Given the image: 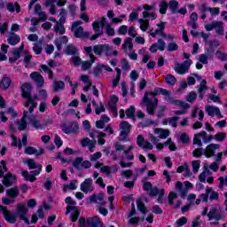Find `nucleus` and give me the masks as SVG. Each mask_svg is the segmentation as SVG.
<instances>
[{"mask_svg":"<svg viewBox=\"0 0 227 227\" xmlns=\"http://www.w3.org/2000/svg\"><path fill=\"white\" fill-rule=\"evenodd\" d=\"M160 193V190H159V187L154 186L149 191V196L150 198H155V196H158Z\"/></svg>","mask_w":227,"mask_h":227,"instance_id":"bf43d9fd","label":"nucleus"},{"mask_svg":"<svg viewBox=\"0 0 227 227\" xmlns=\"http://www.w3.org/2000/svg\"><path fill=\"white\" fill-rule=\"evenodd\" d=\"M0 210L6 223H9L10 224H15V223H17V215L12 214V211H8V207L6 206L0 204Z\"/></svg>","mask_w":227,"mask_h":227,"instance_id":"0eeeda50","label":"nucleus"},{"mask_svg":"<svg viewBox=\"0 0 227 227\" xmlns=\"http://www.w3.org/2000/svg\"><path fill=\"white\" fill-rule=\"evenodd\" d=\"M127 45L129 51H132V49H134V44L132 43V38L128 37L124 40V43L122 44V49H127Z\"/></svg>","mask_w":227,"mask_h":227,"instance_id":"79ce46f5","label":"nucleus"},{"mask_svg":"<svg viewBox=\"0 0 227 227\" xmlns=\"http://www.w3.org/2000/svg\"><path fill=\"white\" fill-rule=\"evenodd\" d=\"M207 43L209 45V48H207L205 50L206 54L204 55L207 56L209 59H212V58H214V54H215V49H217L219 45H221V43H219V40L215 39L208 41Z\"/></svg>","mask_w":227,"mask_h":227,"instance_id":"1a4fd4ad","label":"nucleus"},{"mask_svg":"<svg viewBox=\"0 0 227 227\" xmlns=\"http://www.w3.org/2000/svg\"><path fill=\"white\" fill-rule=\"evenodd\" d=\"M148 95L154 98L159 97V95H163L165 97L164 100L169 102V104H172L173 106H181V107H184V109H191V105L180 99H175V98L171 96V91L166 89L156 87L154 88V91L145 93V97H148Z\"/></svg>","mask_w":227,"mask_h":227,"instance_id":"f257e3e1","label":"nucleus"},{"mask_svg":"<svg viewBox=\"0 0 227 227\" xmlns=\"http://www.w3.org/2000/svg\"><path fill=\"white\" fill-rule=\"evenodd\" d=\"M52 90L55 93H58V91H63L65 90V82L63 81H55L53 82Z\"/></svg>","mask_w":227,"mask_h":227,"instance_id":"7c9ffc66","label":"nucleus"},{"mask_svg":"<svg viewBox=\"0 0 227 227\" xmlns=\"http://www.w3.org/2000/svg\"><path fill=\"white\" fill-rule=\"evenodd\" d=\"M67 43H68V37L67 35L57 37L54 41V45L57 47V51H59L63 49V45H67Z\"/></svg>","mask_w":227,"mask_h":227,"instance_id":"5701e85b","label":"nucleus"},{"mask_svg":"<svg viewBox=\"0 0 227 227\" xmlns=\"http://www.w3.org/2000/svg\"><path fill=\"white\" fill-rule=\"evenodd\" d=\"M137 145L139 148H144L145 150H153V145L149 141L145 140L143 135H138L137 137Z\"/></svg>","mask_w":227,"mask_h":227,"instance_id":"f3484780","label":"nucleus"},{"mask_svg":"<svg viewBox=\"0 0 227 227\" xmlns=\"http://www.w3.org/2000/svg\"><path fill=\"white\" fill-rule=\"evenodd\" d=\"M192 172L198 173V171H200V168L201 167V160H197L192 161Z\"/></svg>","mask_w":227,"mask_h":227,"instance_id":"c03bdc74","label":"nucleus"},{"mask_svg":"<svg viewBox=\"0 0 227 227\" xmlns=\"http://www.w3.org/2000/svg\"><path fill=\"white\" fill-rule=\"evenodd\" d=\"M201 138H203L201 131L195 134L193 137V145H197L200 148H201V146H203V143H201Z\"/></svg>","mask_w":227,"mask_h":227,"instance_id":"f704fd0d","label":"nucleus"},{"mask_svg":"<svg viewBox=\"0 0 227 227\" xmlns=\"http://www.w3.org/2000/svg\"><path fill=\"white\" fill-rule=\"evenodd\" d=\"M156 130L160 132V135H159L160 139H166V137H169V130L168 129H157Z\"/></svg>","mask_w":227,"mask_h":227,"instance_id":"6e6d98bb","label":"nucleus"},{"mask_svg":"<svg viewBox=\"0 0 227 227\" xmlns=\"http://www.w3.org/2000/svg\"><path fill=\"white\" fill-rule=\"evenodd\" d=\"M109 51H111V46L109 44H96L93 46V51L96 56H102L106 52V56L109 57Z\"/></svg>","mask_w":227,"mask_h":227,"instance_id":"9b49d317","label":"nucleus"},{"mask_svg":"<svg viewBox=\"0 0 227 227\" xmlns=\"http://www.w3.org/2000/svg\"><path fill=\"white\" fill-rule=\"evenodd\" d=\"M67 20V16H60L59 22L54 26L55 33H59V35H65L67 33V28H65V22Z\"/></svg>","mask_w":227,"mask_h":227,"instance_id":"2eb2a0df","label":"nucleus"},{"mask_svg":"<svg viewBox=\"0 0 227 227\" xmlns=\"http://www.w3.org/2000/svg\"><path fill=\"white\" fill-rule=\"evenodd\" d=\"M28 121L35 130H43V124H42V122L36 119V115L33 114L29 115Z\"/></svg>","mask_w":227,"mask_h":227,"instance_id":"412c9836","label":"nucleus"},{"mask_svg":"<svg viewBox=\"0 0 227 227\" xmlns=\"http://www.w3.org/2000/svg\"><path fill=\"white\" fill-rule=\"evenodd\" d=\"M221 26H223V21H215L211 24H207L205 26V28L207 31H213L214 28L215 27H221Z\"/></svg>","mask_w":227,"mask_h":227,"instance_id":"e433bc0d","label":"nucleus"},{"mask_svg":"<svg viewBox=\"0 0 227 227\" xmlns=\"http://www.w3.org/2000/svg\"><path fill=\"white\" fill-rule=\"evenodd\" d=\"M73 168L74 169H81L82 168V157H76L73 161Z\"/></svg>","mask_w":227,"mask_h":227,"instance_id":"58836bf2","label":"nucleus"},{"mask_svg":"<svg viewBox=\"0 0 227 227\" xmlns=\"http://www.w3.org/2000/svg\"><path fill=\"white\" fill-rule=\"evenodd\" d=\"M197 98H198V94H196V92H194V91H191L188 94L186 100H187V102H190L191 104H192V102H196Z\"/></svg>","mask_w":227,"mask_h":227,"instance_id":"8fccbe9b","label":"nucleus"},{"mask_svg":"<svg viewBox=\"0 0 227 227\" xmlns=\"http://www.w3.org/2000/svg\"><path fill=\"white\" fill-rule=\"evenodd\" d=\"M179 139L183 145H189L191 143V137H189L187 133H182Z\"/></svg>","mask_w":227,"mask_h":227,"instance_id":"49530a36","label":"nucleus"},{"mask_svg":"<svg viewBox=\"0 0 227 227\" xmlns=\"http://www.w3.org/2000/svg\"><path fill=\"white\" fill-rule=\"evenodd\" d=\"M201 135L203 143H210L214 139V136L207 134L206 131H201Z\"/></svg>","mask_w":227,"mask_h":227,"instance_id":"603ef678","label":"nucleus"},{"mask_svg":"<svg viewBox=\"0 0 227 227\" xmlns=\"http://www.w3.org/2000/svg\"><path fill=\"white\" fill-rule=\"evenodd\" d=\"M20 42V36H19L17 34H15L14 32H12L10 34V36L7 38V43H9V45H12L15 46L17 45V43H19Z\"/></svg>","mask_w":227,"mask_h":227,"instance_id":"cd10ccee","label":"nucleus"},{"mask_svg":"<svg viewBox=\"0 0 227 227\" xmlns=\"http://www.w3.org/2000/svg\"><path fill=\"white\" fill-rule=\"evenodd\" d=\"M73 211V212H72ZM71 213V221L72 223H77L79 216L81 215V211H79V207L75 206H67L66 207V215Z\"/></svg>","mask_w":227,"mask_h":227,"instance_id":"ddd939ff","label":"nucleus"},{"mask_svg":"<svg viewBox=\"0 0 227 227\" xmlns=\"http://www.w3.org/2000/svg\"><path fill=\"white\" fill-rule=\"evenodd\" d=\"M219 144H209L207 145L205 151H204V155L207 159H210V157H214L215 155V151L219 150L220 148Z\"/></svg>","mask_w":227,"mask_h":227,"instance_id":"dca6fc26","label":"nucleus"},{"mask_svg":"<svg viewBox=\"0 0 227 227\" xmlns=\"http://www.w3.org/2000/svg\"><path fill=\"white\" fill-rule=\"evenodd\" d=\"M168 2L166 0L161 1L160 4V13L161 15H166L168 12Z\"/></svg>","mask_w":227,"mask_h":227,"instance_id":"4c0bfd02","label":"nucleus"},{"mask_svg":"<svg viewBox=\"0 0 227 227\" xmlns=\"http://www.w3.org/2000/svg\"><path fill=\"white\" fill-rule=\"evenodd\" d=\"M21 176L25 178L27 182H31V184H33V182H36V176H34L33 175H29V172L26 170H23L21 172Z\"/></svg>","mask_w":227,"mask_h":227,"instance_id":"72a5a7b5","label":"nucleus"},{"mask_svg":"<svg viewBox=\"0 0 227 227\" xmlns=\"http://www.w3.org/2000/svg\"><path fill=\"white\" fill-rule=\"evenodd\" d=\"M40 12H42V5H40V4H36L35 6V13H38L41 16V20L45 22V20H47V16L45 14L40 13Z\"/></svg>","mask_w":227,"mask_h":227,"instance_id":"a19ab883","label":"nucleus"},{"mask_svg":"<svg viewBox=\"0 0 227 227\" xmlns=\"http://www.w3.org/2000/svg\"><path fill=\"white\" fill-rule=\"evenodd\" d=\"M205 111L207 116L214 118V116H217V118H223V114H221V110L217 106L207 105L205 106Z\"/></svg>","mask_w":227,"mask_h":227,"instance_id":"4468645a","label":"nucleus"},{"mask_svg":"<svg viewBox=\"0 0 227 227\" xmlns=\"http://www.w3.org/2000/svg\"><path fill=\"white\" fill-rule=\"evenodd\" d=\"M16 212L21 221H24L27 225L31 224L29 218H27V207L26 204H18L16 206Z\"/></svg>","mask_w":227,"mask_h":227,"instance_id":"6e6552de","label":"nucleus"},{"mask_svg":"<svg viewBox=\"0 0 227 227\" xmlns=\"http://www.w3.org/2000/svg\"><path fill=\"white\" fill-rule=\"evenodd\" d=\"M25 164H27L28 169H36V162L33 159H27Z\"/></svg>","mask_w":227,"mask_h":227,"instance_id":"5fc2aeb1","label":"nucleus"},{"mask_svg":"<svg viewBox=\"0 0 227 227\" xmlns=\"http://www.w3.org/2000/svg\"><path fill=\"white\" fill-rule=\"evenodd\" d=\"M12 85V79L8 76H4L2 81L0 82V88L1 90H8Z\"/></svg>","mask_w":227,"mask_h":227,"instance_id":"2f4dec72","label":"nucleus"},{"mask_svg":"<svg viewBox=\"0 0 227 227\" xmlns=\"http://www.w3.org/2000/svg\"><path fill=\"white\" fill-rule=\"evenodd\" d=\"M104 64H98V66H96L94 67V77H98V75H100V74H102V70H104Z\"/></svg>","mask_w":227,"mask_h":227,"instance_id":"a18cd8bd","label":"nucleus"},{"mask_svg":"<svg viewBox=\"0 0 227 227\" xmlns=\"http://www.w3.org/2000/svg\"><path fill=\"white\" fill-rule=\"evenodd\" d=\"M111 169H112L113 173H117L118 167H116V166H113V167L103 166L100 168V172L106 173V176H111Z\"/></svg>","mask_w":227,"mask_h":227,"instance_id":"c85d7f7f","label":"nucleus"},{"mask_svg":"<svg viewBox=\"0 0 227 227\" xmlns=\"http://www.w3.org/2000/svg\"><path fill=\"white\" fill-rule=\"evenodd\" d=\"M89 227H104V223L98 216H93L86 219Z\"/></svg>","mask_w":227,"mask_h":227,"instance_id":"4be33fe9","label":"nucleus"},{"mask_svg":"<svg viewBox=\"0 0 227 227\" xmlns=\"http://www.w3.org/2000/svg\"><path fill=\"white\" fill-rule=\"evenodd\" d=\"M60 129L62 130V132H64V134H79L80 132V128H79V122H77V121H71L69 123V126H67V124H62L60 126Z\"/></svg>","mask_w":227,"mask_h":227,"instance_id":"20e7f679","label":"nucleus"},{"mask_svg":"<svg viewBox=\"0 0 227 227\" xmlns=\"http://www.w3.org/2000/svg\"><path fill=\"white\" fill-rule=\"evenodd\" d=\"M178 49V44L176 43H168L167 51L168 52H175Z\"/></svg>","mask_w":227,"mask_h":227,"instance_id":"680f3d73","label":"nucleus"},{"mask_svg":"<svg viewBox=\"0 0 227 227\" xmlns=\"http://www.w3.org/2000/svg\"><path fill=\"white\" fill-rule=\"evenodd\" d=\"M100 26L102 25L98 20L92 22V29L95 34L90 36V42H95V40L100 38V36H104V28H102V27H100Z\"/></svg>","mask_w":227,"mask_h":227,"instance_id":"9d476101","label":"nucleus"},{"mask_svg":"<svg viewBox=\"0 0 227 227\" xmlns=\"http://www.w3.org/2000/svg\"><path fill=\"white\" fill-rule=\"evenodd\" d=\"M13 182H17V176L12 175V172H9L4 176L2 180L4 187H12V185H13Z\"/></svg>","mask_w":227,"mask_h":227,"instance_id":"6ab92c4d","label":"nucleus"},{"mask_svg":"<svg viewBox=\"0 0 227 227\" xmlns=\"http://www.w3.org/2000/svg\"><path fill=\"white\" fill-rule=\"evenodd\" d=\"M165 82L170 86H175V84L176 83V78L173 74H168L165 78Z\"/></svg>","mask_w":227,"mask_h":227,"instance_id":"37998d69","label":"nucleus"},{"mask_svg":"<svg viewBox=\"0 0 227 227\" xmlns=\"http://www.w3.org/2000/svg\"><path fill=\"white\" fill-rule=\"evenodd\" d=\"M93 65V63H91L90 61H83L82 62V70L86 71V70H90V68H91V66Z\"/></svg>","mask_w":227,"mask_h":227,"instance_id":"774afa93","label":"nucleus"},{"mask_svg":"<svg viewBox=\"0 0 227 227\" xmlns=\"http://www.w3.org/2000/svg\"><path fill=\"white\" fill-rule=\"evenodd\" d=\"M137 207L138 212H140V214H143V215L148 214V209H146V206L145 205L143 200H141V199H138L137 200Z\"/></svg>","mask_w":227,"mask_h":227,"instance_id":"473e14b6","label":"nucleus"},{"mask_svg":"<svg viewBox=\"0 0 227 227\" xmlns=\"http://www.w3.org/2000/svg\"><path fill=\"white\" fill-rule=\"evenodd\" d=\"M187 224V218L185 216H182L178 220H176V225L177 227L185 226Z\"/></svg>","mask_w":227,"mask_h":227,"instance_id":"338daca9","label":"nucleus"},{"mask_svg":"<svg viewBox=\"0 0 227 227\" xmlns=\"http://www.w3.org/2000/svg\"><path fill=\"white\" fill-rule=\"evenodd\" d=\"M11 137L12 138L11 146H18V148H22V141H18L17 137H15L13 134L11 135Z\"/></svg>","mask_w":227,"mask_h":227,"instance_id":"de8ad7c7","label":"nucleus"},{"mask_svg":"<svg viewBox=\"0 0 227 227\" xmlns=\"http://www.w3.org/2000/svg\"><path fill=\"white\" fill-rule=\"evenodd\" d=\"M26 120H29V112L24 110L23 115L21 117L20 122L18 125V129L22 131L25 129H27V121Z\"/></svg>","mask_w":227,"mask_h":227,"instance_id":"b1692460","label":"nucleus"},{"mask_svg":"<svg viewBox=\"0 0 227 227\" xmlns=\"http://www.w3.org/2000/svg\"><path fill=\"white\" fill-rule=\"evenodd\" d=\"M203 153H205V150H203V148H196L192 152V156L195 159H200V157H201V155H203Z\"/></svg>","mask_w":227,"mask_h":227,"instance_id":"864d4df0","label":"nucleus"},{"mask_svg":"<svg viewBox=\"0 0 227 227\" xmlns=\"http://www.w3.org/2000/svg\"><path fill=\"white\" fill-rule=\"evenodd\" d=\"M191 65H192V59L185 60L184 63L178 64L174 70L175 72H176V74H179V75H184V74H187V72H189Z\"/></svg>","mask_w":227,"mask_h":227,"instance_id":"f8f14e48","label":"nucleus"},{"mask_svg":"<svg viewBox=\"0 0 227 227\" xmlns=\"http://www.w3.org/2000/svg\"><path fill=\"white\" fill-rule=\"evenodd\" d=\"M7 198H11L12 200H15L19 196V187L14 186L6 190Z\"/></svg>","mask_w":227,"mask_h":227,"instance_id":"c756f323","label":"nucleus"},{"mask_svg":"<svg viewBox=\"0 0 227 227\" xmlns=\"http://www.w3.org/2000/svg\"><path fill=\"white\" fill-rule=\"evenodd\" d=\"M64 53L67 56H77L79 54V49L75 45L69 43L64 48Z\"/></svg>","mask_w":227,"mask_h":227,"instance_id":"393cba45","label":"nucleus"},{"mask_svg":"<svg viewBox=\"0 0 227 227\" xmlns=\"http://www.w3.org/2000/svg\"><path fill=\"white\" fill-rule=\"evenodd\" d=\"M138 22L140 24L141 31H148V27L150 26V20L139 19Z\"/></svg>","mask_w":227,"mask_h":227,"instance_id":"c9c22d12","label":"nucleus"},{"mask_svg":"<svg viewBox=\"0 0 227 227\" xmlns=\"http://www.w3.org/2000/svg\"><path fill=\"white\" fill-rule=\"evenodd\" d=\"M168 4V10L174 15H176L177 13H180L181 15H185L187 13V7L184 6L178 9V6H180V4L176 0H170Z\"/></svg>","mask_w":227,"mask_h":227,"instance_id":"423d86ee","label":"nucleus"},{"mask_svg":"<svg viewBox=\"0 0 227 227\" xmlns=\"http://www.w3.org/2000/svg\"><path fill=\"white\" fill-rule=\"evenodd\" d=\"M217 59H220V61H227V53H224L221 51H216L215 52Z\"/></svg>","mask_w":227,"mask_h":227,"instance_id":"4d7b16f0","label":"nucleus"},{"mask_svg":"<svg viewBox=\"0 0 227 227\" xmlns=\"http://www.w3.org/2000/svg\"><path fill=\"white\" fill-rule=\"evenodd\" d=\"M214 139H215V141L223 142L226 139V133L218 132L214 136Z\"/></svg>","mask_w":227,"mask_h":227,"instance_id":"13d9d810","label":"nucleus"},{"mask_svg":"<svg viewBox=\"0 0 227 227\" xmlns=\"http://www.w3.org/2000/svg\"><path fill=\"white\" fill-rule=\"evenodd\" d=\"M125 113L128 118L132 119L134 118V114H136V107L131 106L129 108L126 109Z\"/></svg>","mask_w":227,"mask_h":227,"instance_id":"09e8293b","label":"nucleus"},{"mask_svg":"<svg viewBox=\"0 0 227 227\" xmlns=\"http://www.w3.org/2000/svg\"><path fill=\"white\" fill-rule=\"evenodd\" d=\"M91 185H93V180L91 178H86L80 185V189L85 194L90 192V189H91Z\"/></svg>","mask_w":227,"mask_h":227,"instance_id":"a878e982","label":"nucleus"},{"mask_svg":"<svg viewBox=\"0 0 227 227\" xmlns=\"http://www.w3.org/2000/svg\"><path fill=\"white\" fill-rule=\"evenodd\" d=\"M120 102V98L116 95H113L110 97V103H108V106H116V103Z\"/></svg>","mask_w":227,"mask_h":227,"instance_id":"69168bd1","label":"nucleus"},{"mask_svg":"<svg viewBox=\"0 0 227 227\" xmlns=\"http://www.w3.org/2000/svg\"><path fill=\"white\" fill-rule=\"evenodd\" d=\"M119 128L121 130L119 135L121 141H127L129 135L130 134V130H132V125L127 121H122L120 123Z\"/></svg>","mask_w":227,"mask_h":227,"instance_id":"7ed1b4c3","label":"nucleus"},{"mask_svg":"<svg viewBox=\"0 0 227 227\" xmlns=\"http://www.w3.org/2000/svg\"><path fill=\"white\" fill-rule=\"evenodd\" d=\"M166 105L160 106V109L158 110L157 118H164V113H166Z\"/></svg>","mask_w":227,"mask_h":227,"instance_id":"0e129e2a","label":"nucleus"},{"mask_svg":"<svg viewBox=\"0 0 227 227\" xmlns=\"http://www.w3.org/2000/svg\"><path fill=\"white\" fill-rule=\"evenodd\" d=\"M71 59L74 67H79L82 64V59L79 56L72 57Z\"/></svg>","mask_w":227,"mask_h":227,"instance_id":"e2e57ef3","label":"nucleus"},{"mask_svg":"<svg viewBox=\"0 0 227 227\" xmlns=\"http://www.w3.org/2000/svg\"><path fill=\"white\" fill-rule=\"evenodd\" d=\"M106 35H107V36H114L115 31L114 28H113V27L111 26V24L106 25Z\"/></svg>","mask_w":227,"mask_h":227,"instance_id":"052dcab7","label":"nucleus"},{"mask_svg":"<svg viewBox=\"0 0 227 227\" xmlns=\"http://www.w3.org/2000/svg\"><path fill=\"white\" fill-rule=\"evenodd\" d=\"M143 103L145 104V106H146V111L148 114L153 116V114H155V109L157 108V106L153 105V101H152V99L149 98L147 96H144Z\"/></svg>","mask_w":227,"mask_h":227,"instance_id":"a211bd4d","label":"nucleus"},{"mask_svg":"<svg viewBox=\"0 0 227 227\" xmlns=\"http://www.w3.org/2000/svg\"><path fill=\"white\" fill-rule=\"evenodd\" d=\"M82 21L77 20L72 24L71 31H74L75 38H88V33H84V27H79Z\"/></svg>","mask_w":227,"mask_h":227,"instance_id":"39448f33","label":"nucleus"},{"mask_svg":"<svg viewBox=\"0 0 227 227\" xmlns=\"http://www.w3.org/2000/svg\"><path fill=\"white\" fill-rule=\"evenodd\" d=\"M21 98H27V102L24 104V107H29V105L33 103V97L31 96V91L33 90V86L29 82H25L20 87Z\"/></svg>","mask_w":227,"mask_h":227,"instance_id":"f03ea898","label":"nucleus"},{"mask_svg":"<svg viewBox=\"0 0 227 227\" xmlns=\"http://www.w3.org/2000/svg\"><path fill=\"white\" fill-rule=\"evenodd\" d=\"M7 10L10 12V13H13V12H16V13H20V4H19L18 2H9L6 4Z\"/></svg>","mask_w":227,"mask_h":227,"instance_id":"bb28decb","label":"nucleus"},{"mask_svg":"<svg viewBox=\"0 0 227 227\" xmlns=\"http://www.w3.org/2000/svg\"><path fill=\"white\" fill-rule=\"evenodd\" d=\"M210 192H212V187H207L206 188V193H202L200 195V198L204 203H208V196H210Z\"/></svg>","mask_w":227,"mask_h":227,"instance_id":"ea45409f","label":"nucleus"},{"mask_svg":"<svg viewBox=\"0 0 227 227\" xmlns=\"http://www.w3.org/2000/svg\"><path fill=\"white\" fill-rule=\"evenodd\" d=\"M207 217L209 221H221L223 219V214L217 207H212L209 212L207 213Z\"/></svg>","mask_w":227,"mask_h":227,"instance_id":"aec40b11","label":"nucleus"},{"mask_svg":"<svg viewBox=\"0 0 227 227\" xmlns=\"http://www.w3.org/2000/svg\"><path fill=\"white\" fill-rule=\"evenodd\" d=\"M217 200H219V192L214 191V189L211 188V192H209V200L217 201Z\"/></svg>","mask_w":227,"mask_h":227,"instance_id":"3c124183","label":"nucleus"}]
</instances>
